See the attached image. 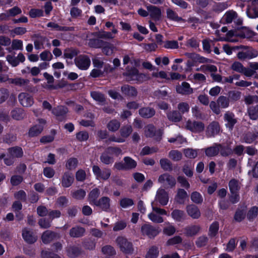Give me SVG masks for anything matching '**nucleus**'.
Here are the masks:
<instances>
[{
  "instance_id": "obj_1",
  "label": "nucleus",
  "mask_w": 258,
  "mask_h": 258,
  "mask_svg": "<svg viewBox=\"0 0 258 258\" xmlns=\"http://www.w3.org/2000/svg\"><path fill=\"white\" fill-rule=\"evenodd\" d=\"M151 206L152 211L148 215V218L154 223L163 222L164 219L162 216H168L167 212L164 209L157 207L155 202H152Z\"/></svg>"
},
{
  "instance_id": "obj_2",
  "label": "nucleus",
  "mask_w": 258,
  "mask_h": 258,
  "mask_svg": "<svg viewBox=\"0 0 258 258\" xmlns=\"http://www.w3.org/2000/svg\"><path fill=\"white\" fill-rule=\"evenodd\" d=\"M115 242L120 251L126 254H131L134 252V249L132 243L126 237L122 236H118Z\"/></svg>"
},
{
  "instance_id": "obj_3",
  "label": "nucleus",
  "mask_w": 258,
  "mask_h": 258,
  "mask_svg": "<svg viewBox=\"0 0 258 258\" xmlns=\"http://www.w3.org/2000/svg\"><path fill=\"white\" fill-rule=\"evenodd\" d=\"M169 201V196L168 192L163 188H159L156 192L155 200L153 202L157 205L158 203L161 206H165Z\"/></svg>"
},
{
  "instance_id": "obj_4",
  "label": "nucleus",
  "mask_w": 258,
  "mask_h": 258,
  "mask_svg": "<svg viewBox=\"0 0 258 258\" xmlns=\"http://www.w3.org/2000/svg\"><path fill=\"white\" fill-rule=\"evenodd\" d=\"M75 63L79 69L81 70H86L89 68L91 61L88 56L81 55L75 59Z\"/></svg>"
},
{
  "instance_id": "obj_5",
  "label": "nucleus",
  "mask_w": 258,
  "mask_h": 258,
  "mask_svg": "<svg viewBox=\"0 0 258 258\" xmlns=\"http://www.w3.org/2000/svg\"><path fill=\"white\" fill-rule=\"evenodd\" d=\"M92 170L96 178L98 180H107L111 175V170L110 169H103L101 170L98 166H93Z\"/></svg>"
},
{
  "instance_id": "obj_6",
  "label": "nucleus",
  "mask_w": 258,
  "mask_h": 258,
  "mask_svg": "<svg viewBox=\"0 0 258 258\" xmlns=\"http://www.w3.org/2000/svg\"><path fill=\"white\" fill-rule=\"evenodd\" d=\"M158 182L163 184L165 187H172L175 185L176 181L175 178L168 173H164L159 176Z\"/></svg>"
},
{
  "instance_id": "obj_7",
  "label": "nucleus",
  "mask_w": 258,
  "mask_h": 258,
  "mask_svg": "<svg viewBox=\"0 0 258 258\" xmlns=\"http://www.w3.org/2000/svg\"><path fill=\"white\" fill-rule=\"evenodd\" d=\"M258 55L257 51L246 47H244L242 51L237 53V57L239 59H251L256 57Z\"/></svg>"
},
{
  "instance_id": "obj_8",
  "label": "nucleus",
  "mask_w": 258,
  "mask_h": 258,
  "mask_svg": "<svg viewBox=\"0 0 258 258\" xmlns=\"http://www.w3.org/2000/svg\"><path fill=\"white\" fill-rule=\"evenodd\" d=\"M163 132L161 130L156 131L154 125L152 124L148 125L145 129V135L147 137H155L157 140H160L162 135Z\"/></svg>"
},
{
  "instance_id": "obj_9",
  "label": "nucleus",
  "mask_w": 258,
  "mask_h": 258,
  "mask_svg": "<svg viewBox=\"0 0 258 258\" xmlns=\"http://www.w3.org/2000/svg\"><path fill=\"white\" fill-rule=\"evenodd\" d=\"M185 128L192 132L200 133L202 132L205 128L204 124L201 122L191 121L188 120L185 124Z\"/></svg>"
},
{
  "instance_id": "obj_10",
  "label": "nucleus",
  "mask_w": 258,
  "mask_h": 258,
  "mask_svg": "<svg viewBox=\"0 0 258 258\" xmlns=\"http://www.w3.org/2000/svg\"><path fill=\"white\" fill-rule=\"evenodd\" d=\"M141 232L143 235H146L150 238L154 237L160 232L156 228L149 224H144L141 227Z\"/></svg>"
},
{
  "instance_id": "obj_11",
  "label": "nucleus",
  "mask_w": 258,
  "mask_h": 258,
  "mask_svg": "<svg viewBox=\"0 0 258 258\" xmlns=\"http://www.w3.org/2000/svg\"><path fill=\"white\" fill-rule=\"evenodd\" d=\"M21 13V9L17 6H15L9 9L5 13H1L0 14V20H7L9 17H15Z\"/></svg>"
},
{
  "instance_id": "obj_12",
  "label": "nucleus",
  "mask_w": 258,
  "mask_h": 258,
  "mask_svg": "<svg viewBox=\"0 0 258 258\" xmlns=\"http://www.w3.org/2000/svg\"><path fill=\"white\" fill-rule=\"evenodd\" d=\"M176 92L182 95H190L193 93L194 90L190 87L188 83L186 82H182L181 85L176 86Z\"/></svg>"
},
{
  "instance_id": "obj_13",
  "label": "nucleus",
  "mask_w": 258,
  "mask_h": 258,
  "mask_svg": "<svg viewBox=\"0 0 258 258\" xmlns=\"http://www.w3.org/2000/svg\"><path fill=\"white\" fill-rule=\"evenodd\" d=\"M125 75L128 77V80L142 82L145 79V75L140 74L136 68H133L131 71L126 73Z\"/></svg>"
},
{
  "instance_id": "obj_14",
  "label": "nucleus",
  "mask_w": 258,
  "mask_h": 258,
  "mask_svg": "<svg viewBox=\"0 0 258 258\" xmlns=\"http://www.w3.org/2000/svg\"><path fill=\"white\" fill-rule=\"evenodd\" d=\"M38 123L30 129L29 134L30 136H35L40 134L46 124V120L44 119H39Z\"/></svg>"
},
{
  "instance_id": "obj_15",
  "label": "nucleus",
  "mask_w": 258,
  "mask_h": 258,
  "mask_svg": "<svg viewBox=\"0 0 258 258\" xmlns=\"http://www.w3.org/2000/svg\"><path fill=\"white\" fill-rule=\"evenodd\" d=\"M186 211L189 216L194 219H199L201 216V212L199 208L195 205H188L186 207Z\"/></svg>"
},
{
  "instance_id": "obj_16",
  "label": "nucleus",
  "mask_w": 258,
  "mask_h": 258,
  "mask_svg": "<svg viewBox=\"0 0 258 258\" xmlns=\"http://www.w3.org/2000/svg\"><path fill=\"white\" fill-rule=\"evenodd\" d=\"M19 100L22 105L29 107L33 104V99L30 94L27 93H21L19 95Z\"/></svg>"
},
{
  "instance_id": "obj_17",
  "label": "nucleus",
  "mask_w": 258,
  "mask_h": 258,
  "mask_svg": "<svg viewBox=\"0 0 258 258\" xmlns=\"http://www.w3.org/2000/svg\"><path fill=\"white\" fill-rule=\"evenodd\" d=\"M22 236L24 240L29 243H33L37 240V237L33 232L27 228H24L22 231Z\"/></svg>"
},
{
  "instance_id": "obj_18",
  "label": "nucleus",
  "mask_w": 258,
  "mask_h": 258,
  "mask_svg": "<svg viewBox=\"0 0 258 258\" xmlns=\"http://www.w3.org/2000/svg\"><path fill=\"white\" fill-rule=\"evenodd\" d=\"M220 131L219 123L216 122H213L208 127L207 130V136L208 137H214L217 135Z\"/></svg>"
},
{
  "instance_id": "obj_19",
  "label": "nucleus",
  "mask_w": 258,
  "mask_h": 258,
  "mask_svg": "<svg viewBox=\"0 0 258 258\" xmlns=\"http://www.w3.org/2000/svg\"><path fill=\"white\" fill-rule=\"evenodd\" d=\"M74 176L71 173L66 172L62 176L61 185L64 187H70L74 182Z\"/></svg>"
},
{
  "instance_id": "obj_20",
  "label": "nucleus",
  "mask_w": 258,
  "mask_h": 258,
  "mask_svg": "<svg viewBox=\"0 0 258 258\" xmlns=\"http://www.w3.org/2000/svg\"><path fill=\"white\" fill-rule=\"evenodd\" d=\"M110 199L108 197H104L95 202V206L99 207L104 211H108L110 208Z\"/></svg>"
},
{
  "instance_id": "obj_21",
  "label": "nucleus",
  "mask_w": 258,
  "mask_h": 258,
  "mask_svg": "<svg viewBox=\"0 0 258 258\" xmlns=\"http://www.w3.org/2000/svg\"><path fill=\"white\" fill-rule=\"evenodd\" d=\"M222 146L220 145L214 144L213 146L208 147L205 150L206 156L213 157L216 156L219 153Z\"/></svg>"
},
{
  "instance_id": "obj_22",
  "label": "nucleus",
  "mask_w": 258,
  "mask_h": 258,
  "mask_svg": "<svg viewBox=\"0 0 258 258\" xmlns=\"http://www.w3.org/2000/svg\"><path fill=\"white\" fill-rule=\"evenodd\" d=\"M237 13L233 10L227 11L222 17V21L225 23H231L237 18Z\"/></svg>"
},
{
  "instance_id": "obj_23",
  "label": "nucleus",
  "mask_w": 258,
  "mask_h": 258,
  "mask_svg": "<svg viewBox=\"0 0 258 258\" xmlns=\"http://www.w3.org/2000/svg\"><path fill=\"white\" fill-rule=\"evenodd\" d=\"M148 10L150 16L155 20H159L161 15L160 10L155 6L148 7Z\"/></svg>"
},
{
  "instance_id": "obj_24",
  "label": "nucleus",
  "mask_w": 258,
  "mask_h": 258,
  "mask_svg": "<svg viewBox=\"0 0 258 258\" xmlns=\"http://www.w3.org/2000/svg\"><path fill=\"white\" fill-rule=\"evenodd\" d=\"M189 80L194 83H203L206 82L205 76L200 73H195L189 76Z\"/></svg>"
},
{
  "instance_id": "obj_25",
  "label": "nucleus",
  "mask_w": 258,
  "mask_h": 258,
  "mask_svg": "<svg viewBox=\"0 0 258 258\" xmlns=\"http://www.w3.org/2000/svg\"><path fill=\"white\" fill-rule=\"evenodd\" d=\"M123 94L129 97H135L137 95V91L135 88L128 85H124L121 87Z\"/></svg>"
},
{
  "instance_id": "obj_26",
  "label": "nucleus",
  "mask_w": 258,
  "mask_h": 258,
  "mask_svg": "<svg viewBox=\"0 0 258 258\" xmlns=\"http://www.w3.org/2000/svg\"><path fill=\"white\" fill-rule=\"evenodd\" d=\"M155 111L150 107H144L139 110L140 115L145 118H150L154 115Z\"/></svg>"
},
{
  "instance_id": "obj_27",
  "label": "nucleus",
  "mask_w": 258,
  "mask_h": 258,
  "mask_svg": "<svg viewBox=\"0 0 258 258\" xmlns=\"http://www.w3.org/2000/svg\"><path fill=\"white\" fill-rule=\"evenodd\" d=\"M187 197V192L183 189H179L175 197V201L178 204H183Z\"/></svg>"
},
{
  "instance_id": "obj_28",
  "label": "nucleus",
  "mask_w": 258,
  "mask_h": 258,
  "mask_svg": "<svg viewBox=\"0 0 258 258\" xmlns=\"http://www.w3.org/2000/svg\"><path fill=\"white\" fill-rule=\"evenodd\" d=\"M92 98L99 104H103L105 101L104 96L98 91H92L91 92Z\"/></svg>"
},
{
  "instance_id": "obj_29",
  "label": "nucleus",
  "mask_w": 258,
  "mask_h": 258,
  "mask_svg": "<svg viewBox=\"0 0 258 258\" xmlns=\"http://www.w3.org/2000/svg\"><path fill=\"white\" fill-rule=\"evenodd\" d=\"M224 118L225 121L227 122L226 123L227 126L231 130L236 122V120L234 118V114L229 112L226 113L224 115Z\"/></svg>"
},
{
  "instance_id": "obj_30",
  "label": "nucleus",
  "mask_w": 258,
  "mask_h": 258,
  "mask_svg": "<svg viewBox=\"0 0 258 258\" xmlns=\"http://www.w3.org/2000/svg\"><path fill=\"white\" fill-rule=\"evenodd\" d=\"M229 187L231 193L238 192L240 188V183L238 180L232 179L229 182Z\"/></svg>"
},
{
  "instance_id": "obj_31",
  "label": "nucleus",
  "mask_w": 258,
  "mask_h": 258,
  "mask_svg": "<svg viewBox=\"0 0 258 258\" xmlns=\"http://www.w3.org/2000/svg\"><path fill=\"white\" fill-rule=\"evenodd\" d=\"M117 33V30L116 28H113L111 32L103 31L100 32L98 37L100 38H103L106 39H112L115 37V34Z\"/></svg>"
},
{
  "instance_id": "obj_32",
  "label": "nucleus",
  "mask_w": 258,
  "mask_h": 258,
  "mask_svg": "<svg viewBox=\"0 0 258 258\" xmlns=\"http://www.w3.org/2000/svg\"><path fill=\"white\" fill-rule=\"evenodd\" d=\"M56 236V234L49 230L45 231L41 237L42 240L44 243L50 242Z\"/></svg>"
},
{
  "instance_id": "obj_33",
  "label": "nucleus",
  "mask_w": 258,
  "mask_h": 258,
  "mask_svg": "<svg viewBox=\"0 0 258 258\" xmlns=\"http://www.w3.org/2000/svg\"><path fill=\"white\" fill-rule=\"evenodd\" d=\"M199 225H190L185 229V233L188 236H193L197 234L200 230Z\"/></svg>"
},
{
  "instance_id": "obj_34",
  "label": "nucleus",
  "mask_w": 258,
  "mask_h": 258,
  "mask_svg": "<svg viewBox=\"0 0 258 258\" xmlns=\"http://www.w3.org/2000/svg\"><path fill=\"white\" fill-rule=\"evenodd\" d=\"M85 232L84 228L80 227L72 228L70 231V235L72 237H79L83 235Z\"/></svg>"
},
{
  "instance_id": "obj_35",
  "label": "nucleus",
  "mask_w": 258,
  "mask_h": 258,
  "mask_svg": "<svg viewBox=\"0 0 258 258\" xmlns=\"http://www.w3.org/2000/svg\"><path fill=\"white\" fill-rule=\"evenodd\" d=\"M100 194V191L97 188H94L90 192L89 195V201L92 205H95V202H97V199Z\"/></svg>"
},
{
  "instance_id": "obj_36",
  "label": "nucleus",
  "mask_w": 258,
  "mask_h": 258,
  "mask_svg": "<svg viewBox=\"0 0 258 258\" xmlns=\"http://www.w3.org/2000/svg\"><path fill=\"white\" fill-rule=\"evenodd\" d=\"M9 153L12 157H20L23 156V152L20 147H15L9 149Z\"/></svg>"
},
{
  "instance_id": "obj_37",
  "label": "nucleus",
  "mask_w": 258,
  "mask_h": 258,
  "mask_svg": "<svg viewBox=\"0 0 258 258\" xmlns=\"http://www.w3.org/2000/svg\"><path fill=\"white\" fill-rule=\"evenodd\" d=\"M171 216L174 220L181 221L184 218V213L183 211L175 209L172 212Z\"/></svg>"
},
{
  "instance_id": "obj_38",
  "label": "nucleus",
  "mask_w": 258,
  "mask_h": 258,
  "mask_svg": "<svg viewBox=\"0 0 258 258\" xmlns=\"http://www.w3.org/2000/svg\"><path fill=\"white\" fill-rule=\"evenodd\" d=\"M168 119L173 122H178L182 119V115L180 112L173 111L167 114Z\"/></svg>"
},
{
  "instance_id": "obj_39",
  "label": "nucleus",
  "mask_w": 258,
  "mask_h": 258,
  "mask_svg": "<svg viewBox=\"0 0 258 258\" xmlns=\"http://www.w3.org/2000/svg\"><path fill=\"white\" fill-rule=\"evenodd\" d=\"M190 199L191 201L197 204H201L203 202L202 195L198 191H194L191 194Z\"/></svg>"
},
{
  "instance_id": "obj_40",
  "label": "nucleus",
  "mask_w": 258,
  "mask_h": 258,
  "mask_svg": "<svg viewBox=\"0 0 258 258\" xmlns=\"http://www.w3.org/2000/svg\"><path fill=\"white\" fill-rule=\"evenodd\" d=\"M120 127V122L116 120H110L107 125V127L111 132H116Z\"/></svg>"
},
{
  "instance_id": "obj_41",
  "label": "nucleus",
  "mask_w": 258,
  "mask_h": 258,
  "mask_svg": "<svg viewBox=\"0 0 258 258\" xmlns=\"http://www.w3.org/2000/svg\"><path fill=\"white\" fill-rule=\"evenodd\" d=\"M126 170L132 169L137 166L136 162L129 157H125L123 159Z\"/></svg>"
},
{
  "instance_id": "obj_42",
  "label": "nucleus",
  "mask_w": 258,
  "mask_h": 258,
  "mask_svg": "<svg viewBox=\"0 0 258 258\" xmlns=\"http://www.w3.org/2000/svg\"><path fill=\"white\" fill-rule=\"evenodd\" d=\"M68 112V109L62 106H58L52 109V113L56 116H62Z\"/></svg>"
},
{
  "instance_id": "obj_43",
  "label": "nucleus",
  "mask_w": 258,
  "mask_h": 258,
  "mask_svg": "<svg viewBox=\"0 0 258 258\" xmlns=\"http://www.w3.org/2000/svg\"><path fill=\"white\" fill-rule=\"evenodd\" d=\"M104 41L99 39H91L89 40V45L94 48H101L104 45Z\"/></svg>"
},
{
  "instance_id": "obj_44",
  "label": "nucleus",
  "mask_w": 258,
  "mask_h": 258,
  "mask_svg": "<svg viewBox=\"0 0 258 258\" xmlns=\"http://www.w3.org/2000/svg\"><path fill=\"white\" fill-rule=\"evenodd\" d=\"M247 16L252 19L258 18V7H251L247 9Z\"/></svg>"
},
{
  "instance_id": "obj_45",
  "label": "nucleus",
  "mask_w": 258,
  "mask_h": 258,
  "mask_svg": "<svg viewBox=\"0 0 258 258\" xmlns=\"http://www.w3.org/2000/svg\"><path fill=\"white\" fill-rule=\"evenodd\" d=\"M110 154L107 152V150L103 153L100 157V160L102 162L105 164H109L113 162V159L112 157L110 156L108 154Z\"/></svg>"
},
{
  "instance_id": "obj_46",
  "label": "nucleus",
  "mask_w": 258,
  "mask_h": 258,
  "mask_svg": "<svg viewBox=\"0 0 258 258\" xmlns=\"http://www.w3.org/2000/svg\"><path fill=\"white\" fill-rule=\"evenodd\" d=\"M11 115L12 117L16 120H20L24 117L23 110L20 108L14 109L11 112Z\"/></svg>"
},
{
  "instance_id": "obj_47",
  "label": "nucleus",
  "mask_w": 258,
  "mask_h": 258,
  "mask_svg": "<svg viewBox=\"0 0 258 258\" xmlns=\"http://www.w3.org/2000/svg\"><path fill=\"white\" fill-rule=\"evenodd\" d=\"M160 164L161 168L164 170L170 171L172 170V164L167 159H161L160 160Z\"/></svg>"
},
{
  "instance_id": "obj_48",
  "label": "nucleus",
  "mask_w": 258,
  "mask_h": 258,
  "mask_svg": "<svg viewBox=\"0 0 258 258\" xmlns=\"http://www.w3.org/2000/svg\"><path fill=\"white\" fill-rule=\"evenodd\" d=\"M199 150L193 149L191 148L185 149L183 150L184 155L188 158H195L198 155Z\"/></svg>"
},
{
  "instance_id": "obj_49",
  "label": "nucleus",
  "mask_w": 258,
  "mask_h": 258,
  "mask_svg": "<svg viewBox=\"0 0 258 258\" xmlns=\"http://www.w3.org/2000/svg\"><path fill=\"white\" fill-rule=\"evenodd\" d=\"M159 254L158 249L156 246L151 247L147 252L146 258H157Z\"/></svg>"
},
{
  "instance_id": "obj_50",
  "label": "nucleus",
  "mask_w": 258,
  "mask_h": 258,
  "mask_svg": "<svg viewBox=\"0 0 258 258\" xmlns=\"http://www.w3.org/2000/svg\"><path fill=\"white\" fill-rule=\"evenodd\" d=\"M248 113L251 119H257L258 118V105L255 107H251L249 108Z\"/></svg>"
},
{
  "instance_id": "obj_51",
  "label": "nucleus",
  "mask_w": 258,
  "mask_h": 258,
  "mask_svg": "<svg viewBox=\"0 0 258 258\" xmlns=\"http://www.w3.org/2000/svg\"><path fill=\"white\" fill-rule=\"evenodd\" d=\"M169 157L175 161H178L181 160L182 158V154L177 150H172L169 153Z\"/></svg>"
},
{
  "instance_id": "obj_52",
  "label": "nucleus",
  "mask_w": 258,
  "mask_h": 258,
  "mask_svg": "<svg viewBox=\"0 0 258 258\" xmlns=\"http://www.w3.org/2000/svg\"><path fill=\"white\" fill-rule=\"evenodd\" d=\"M164 47L167 49H177L179 47L178 43L176 40H168L164 42Z\"/></svg>"
},
{
  "instance_id": "obj_53",
  "label": "nucleus",
  "mask_w": 258,
  "mask_h": 258,
  "mask_svg": "<svg viewBox=\"0 0 258 258\" xmlns=\"http://www.w3.org/2000/svg\"><path fill=\"white\" fill-rule=\"evenodd\" d=\"M102 52L107 55H110L113 53V46L111 44L104 42L102 46Z\"/></svg>"
},
{
  "instance_id": "obj_54",
  "label": "nucleus",
  "mask_w": 258,
  "mask_h": 258,
  "mask_svg": "<svg viewBox=\"0 0 258 258\" xmlns=\"http://www.w3.org/2000/svg\"><path fill=\"white\" fill-rule=\"evenodd\" d=\"M39 56L41 60L45 62L50 61L53 57L51 53L48 50L43 51L40 54Z\"/></svg>"
},
{
  "instance_id": "obj_55",
  "label": "nucleus",
  "mask_w": 258,
  "mask_h": 258,
  "mask_svg": "<svg viewBox=\"0 0 258 258\" xmlns=\"http://www.w3.org/2000/svg\"><path fill=\"white\" fill-rule=\"evenodd\" d=\"M219 230V224L217 222L213 223L209 228V235L214 237L217 233Z\"/></svg>"
},
{
  "instance_id": "obj_56",
  "label": "nucleus",
  "mask_w": 258,
  "mask_h": 258,
  "mask_svg": "<svg viewBox=\"0 0 258 258\" xmlns=\"http://www.w3.org/2000/svg\"><path fill=\"white\" fill-rule=\"evenodd\" d=\"M257 137L258 132L256 134L248 133L244 137L243 140L245 143L250 144L254 142Z\"/></svg>"
},
{
  "instance_id": "obj_57",
  "label": "nucleus",
  "mask_w": 258,
  "mask_h": 258,
  "mask_svg": "<svg viewBox=\"0 0 258 258\" xmlns=\"http://www.w3.org/2000/svg\"><path fill=\"white\" fill-rule=\"evenodd\" d=\"M167 226L163 229V233L168 236L173 235L175 232V227L169 222L166 223Z\"/></svg>"
},
{
  "instance_id": "obj_58",
  "label": "nucleus",
  "mask_w": 258,
  "mask_h": 258,
  "mask_svg": "<svg viewBox=\"0 0 258 258\" xmlns=\"http://www.w3.org/2000/svg\"><path fill=\"white\" fill-rule=\"evenodd\" d=\"M78 165V160L76 158H72L69 159L67 163L66 166L69 169H74L76 168Z\"/></svg>"
},
{
  "instance_id": "obj_59",
  "label": "nucleus",
  "mask_w": 258,
  "mask_h": 258,
  "mask_svg": "<svg viewBox=\"0 0 258 258\" xmlns=\"http://www.w3.org/2000/svg\"><path fill=\"white\" fill-rule=\"evenodd\" d=\"M132 131V128L131 126L130 125L122 127L120 131L121 136V138L124 139V138H126L127 137H128L130 134L131 133Z\"/></svg>"
},
{
  "instance_id": "obj_60",
  "label": "nucleus",
  "mask_w": 258,
  "mask_h": 258,
  "mask_svg": "<svg viewBox=\"0 0 258 258\" xmlns=\"http://www.w3.org/2000/svg\"><path fill=\"white\" fill-rule=\"evenodd\" d=\"M167 15L169 19L173 21H180L182 20L181 18L179 17L176 13L171 9H168L167 10Z\"/></svg>"
},
{
  "instance_id": "obj_61",
  "label": "nucleus",
  "mask_w": 258,
  "mask_h": 258,
  "mask_svg": "<svg viewBox=\"0 0 258 258\" xmlns=\"http://www.w3.org/2000/svg\"><path fill=\"white\" fill-rule=\"evenodd\" d=\"M68 255L71 257H75L80 253V250L76 247H70L67 251Z\"/></svg>"
},
{
  "instance_id": "obj_62",
  "label": "nucleus",
  "mask_w": 258,
  "mask_h": 258,
  "mask_svg": "<svg viewBox=\"0 0 258 258\" xmlns=\"http://www.w3.org/2000/svg\"><path fill=\"white\" fill-rule=\"evenodd\" d=\"M177 108L180 113L183 114L188 112L189 106L186 102H181L178 104Z\"/></svg>"
},
{
  "instance_id": "obj_63",
  "label": "nucleus",
  "mask_w": 258,
  "mask_h": 258,
  "mask_svg": "<svg viewBox=\"0 0 258 258\" xmlns=\"http://www.w3.org/2000/svg\"><path fill=\"white\" fill-rule=\"evenodd\" d=\"M218 105L222 108H226L229 105L228 99L224 96H220L217 100Z\"/></svg>"
},
{
  "instance_id": "obj_64",
  "label": "nucleus",
  "mask_w": 258,
  "mask_h": 258,
  "mask_svg": "<svg viewBox=\"0 0 258 258\" xmlns=\"http://www.w3.org/2000/svg\"><path fill=\"white\" fill-rule=\"evenodd\" d=\"M192 169L193 166L191 164H186L183 167V172L186 176L188 177H191L192 176Z\"/></svg>"
}]
</instances>
